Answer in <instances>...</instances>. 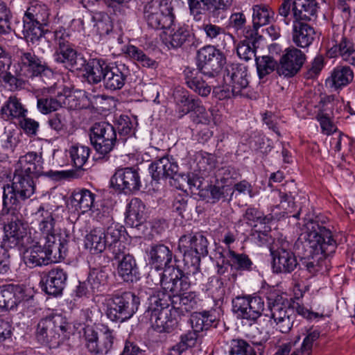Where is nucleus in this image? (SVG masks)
<instances>
[{
    "mask_svg": "<svg viewBox=\"0 0 355 355\" xmlns=\"http://www.w3.org/2000/svg\"><path fill=\"white\" fill-rule=\"evenodd\" d=\"M295 246L301 254L298 263L301 270H305L314 276L322 269L325 259L332 254L336 248L331 231L310 220L304 225V231L300 234Z\"/></svg>",
    "mask_w": 355,
    "mask_h": 355,
    "instance_id": "f257e3e1",
    "label": "nucleus"
},
{
    "mask_svg": "<svg viewBox=\"0 0 355 355\" xmlns=\"http://www.w3.org/2000/svg\"><path fill=\"white\" fill-rule=\"evenodd\" d=\"M130 70L124 64L108 63L103 59L89 60L87 67V80L90 84L103 81L104 87L110 91L121 89L130 76Z\"/></svg>",
    "mask_w": 355,
    "mask_h": 355,
    "instance_id": "f03ea898",
    "label": "nucleus"
},
{
    "mask_svg": "<svg viewBox=\"0 0 355 355\" xmlns=\"http://www.w3.org/2000/svg\"><path fill=\"white\" fill-rule=\"evenodd\" d=\"M0 219L3 222V243L9 248L27 246L31 240L27 234L28 224L24 221L20 213L21 208L5 206L2 203Z\"/></svg>",
    "mask_w": 355,
    "mask_h": 355,
    "instance_id": "7ed1b4c3",
    "label": "nucleus"
},
{
    "mask_svg": "<svg viewBox=\"0 0 355 355\" xmlns=\"http://www.w3.org/2000/svg\"><path fill=\"white\" fill-rule=\"evenodd\" d=\"M268 307L270 312V318L275 323L276 329L283 334H287L291 330L296 322L297 313L308 319L323 316L302 307H299L296 311L294 307L285 303L282 297L279 295L268 297Z\"/></svg>",
    "mask_w": 355,
    "mask_h": 355,
    "instance_id": "20e7f679",
    "label": "nucleus"
},
{
    "mask_svg": "<svg viewBox=\"0 0 355 355\" xmlns=\"http://www.w3.org/2000/svg\"><path fill=\"white\" fill-rule=\"evenodd\" d=\"M69 324L60 314L52 313L42 318L37 325L36 338L41 344L56 348L67 338Z\"/></svg>",
    "mask_w": 355,
    "mask_h": 355,
    "instance_id": "39448f33",
    "label": "nucleus"
},
{
    "mask_svg": "<svg viewBox=\"0 0 355 355\" xmlns=\"http://www.w3.org/2000/svg\"><path fill=\"white\" fill-rule=\"evenodd\" d=\"M38 177L15 171L11 184L3 187V204L5 206L21 208L24 202L35 191V180Z\"/></svg>",
    "mask_w": 355,
    "mask_h": 355,
    "instance_id": "423d86ee",
    "label": "nucleus"
},
{
    "mask_svg": "<svg viewBox=\"0 0 355 355\" xmlns=\"http://www.w3.org/2000/svg\"><path fill=\"white\" fill-rule=\"evenodd\" d=\"M208 241L201 233L182 236L179 239L178 250L183 254V261L188 268L192 269L193 275L201 276L198 271L200 257L208 254Z\"/></svg>",
    "mask_w": 355,
    "mask_h": 355,
    "instance_id": "0eeeda50",
    "label": "nucleus"
},
{
    "mask_svg": "<svg viewBox=\"0 0 355 355\" xmlns=\"http://www.w3.org/2000/svg\"><path fill=\"white\" fill-rule=\"evenodd\" d=\"M139 304V297L135 293L117 292L109 300L106 315L112 321L123 322L135 313Z\"/></svg>",
    "mask_w": 355,
    "mask_h": 355,
    "instance_id": "6e6552de",
    "label": "nucleus"
},
{
    "mask_svg": "<svg viewBox=\"0 0 355 355\" xmlns=\"http://www.w3.org/2000/svg\"><path fill=\"white\" fill-rule=\"evenodd\" d=\"M225 64V55L214 46H205L197 52L198 69L207 79H216Z\"/></svg>",
    "mask_w": 355,
    "mask_h": 355,
    "instance_id": "1a4fd4ad",
    "label": "nucleus"
},
{
    "mask_svg": "<svg viewBox=\"0 0 355 355\" xmlns=\"http://www.w3.org/2000/svg\"><path fill=\"white\" fill-rule=\"evenodd\" d=\"M144 17L148 27L155 30L170 29L175 19L170 4L154 1L144 6Z\"/></svg>",
    "mask_w": 355,
    "mask_h": 355,
    "instance_id": "9d476101",
    "label": "nucleus"
},
{
    "mask_svg": "<svg viewBox=\"0 0 355 355\" xmlns=\"http://www.w3.org/2000/svg\"><path fill=\"white\" fill-rule=\"evenodd\" d=\"M90 140L101 155L110 153L119 140L114 126L105 121L95 123L91 128Z\"/></svg>",
    "mask_w": 355,
    "mask_h": 355,
    "instance_id": "9b49d317",
    "label": "nucleus"
},
{
    "mask_svg": "<svg viewBox=\"0 0 355 355\" xmlns=\"http://www.w3.org/2000/svg\"><path fill=\"white\" fill-rule=\"evenodd\" d=\"M184 274L180 268L168 267L163 272L158 273V282L162 286V291L168 293L171 296L179 295L187 291L190 287L189 275L192 272V269Z\"/></svg>",
    "mask_w": 355,
    "mask_h": 355,
    "instance_id": "f8f14e48",
    "label": "nucleus"
},
{
    "mask_svg": "<svg viewBox=\"0 0 355 355\" xmlns=\"http://www.w3.org/2000/svg\"><path fill=\"white\" fill-rule=\"evenodd\" d=\"M233 0H187L189 12L194 20L200 21L202 15L218 18L228 10Z\"/></svg>",
    "mask_w": 355,
    "mask_h": 355,
    "instance_id": "ddd939ff",
    "label": "nucleus"
},
{
    "mask_svg": "<svg viewBox=\"0 0 355 355\" xmlns=\"http://www.w3.org/2000/svg\"><path fill=\"white\" fill-rule=\"evenodd\" d=\"M90 149L89 147L83 145H76L71 147L69 150L70 157L76 171H53L52 170L46 172L47 177L54 180H61L69 178H78L83 174V165L87 161L89 156Z\"/></svg>",
    "mask_w": 355,
    "mask_h": 355,
    "instance_id": "4468645a",
    "label": "nucleus"
},
{
    "mask_svg": "<svg viewBox=\"0 0 355 355\" xmlns=\"http://www.w3.org/2000/svg\"><path fill=\"white\" fill-rule=\"evenodd\" d=\"M85 338L88 350L95 355H105L114 347V336L113 331L106 329L98 334L92 327L85 329Z\"/></svg>",
    "mask_w": 355,
    "mask_h": 355,
    "instance_id": "2eb2a0df",
    "label": "nucleus"
},
{
    "mask_svg": "<svg viewBox=\"0 0 355 355\" xmlns=\"http://www.w3.org/2000/svg\"><path fill=\"white\" fill-rule=\"evenodd\" d=\"M306 58L305 53L297 48L286 49L278 62L277 74L284 78L295 76L302 69Z\"/></svg>",
    "mask_w": 355,
    "mask_h": 355,
    "instance_id": "dca6fc26",
    "label": "nucleus"
},
{
    "mask_svg": "<svg viewBox=\"0 0 355 355\" xmlns=\"http://www.w3.org/2000/svg\"><path fill=\"white\" fill-rule=\"evenodd\" d=\"M264 302L258 296H238L232 300V310L239 317L255 322L263 311Z\"/></svg>",
    "mask_w": 355,
    "mask_h": 355,
    "instance_id": "f3484780",
    "label": "nucleus"
},
{
    "mask_svg": "<svg viewBox=\"0 0 355 355\" xmlns=\"http://www.w3.org/2000/svg\"><path fill=\"white\" fill-rule=\"evenodd\" d=\"M110 182L114 188L125 193L139 191L141 187L139 174L131 167L117 169Z\"/></svg>",
    "mask_w": 355,
    "mask_h": 355,
    "instance_id": "a211bd4d",
    "label": "nucleus"
},
{
    "mask_svg": "<svg viewBox=\"0 0 355 355\" xmlns=\"http://www.w3.org/2000/svg\"><path fill=\"white\" fill-rule=\"evenodd\" d=\"M53 58L57 64L70 71H81L83 69L87 71L88 62L73 46L55 49Z\"/></svg>",
    "mask_w": 355,
    "mask_h": 355,
    "instance_id": "6ab92c4d",
    "label": "nucleus"
},
{
    "mask_svg": "<svg viewBox=\"0 0 355 355\" xmlns=\"http://www.w3.org/2000/svg\"><path fill=\"white\" fill-rule=\"evenodd\" d=\"M247 71L245 67L232 64L226 69L224 81L232 88V93L237 96H247L246 90L248 80L246 78Z\"/></svg>",
    "mask_w": 355,
    "mask_h": 355,
    "instance_id": "aec40b11",
    "label": "nucleus"
},
{
    "mask_svg": "<svg viewBox=\"0 0 355 355\" xmlns=\"http://www.w3.org/2000/svg\"><path fill=\"white\" fill-rule=\"evenodd\" d=\"M28 298L23 286L8 284L0 287V308L3 309L13 310Z\"/></svg>",
    "mask_w": 355,
    "mask_h": 355,
    "instance_id": "412c9836",
    "label": "nucleus"
},
{
    "mask_svg": "<svg viewBox=\"0 0 355 355\" xmlns=\"http://www.w3.org/2000/svg\"><path fill=\"white\" fill-rule=\"evenodd\" d=\"M69 236L60 234L49 236V239L44 240L43 245L49 262H58L64 259L68 252Z\"/></svg>",
    "mask_w": 355,
    "mask_h": 355,
    "instance_id": "4be33fe9",
    "label": "nucleus"
},
{
    "mask_svg": "<svg viewBox=\"0 0 355 355\" xmlns=\"http://www.w3.org/2000/svg\"><path fill=\"white\" fill-rule=\"evenodd\" d=\"M272 257V268L275 273H290L295 270L298 263L294 253L284 248L277 250L270 248Z\"/></svg>",
    "mask_w": 355,
    "mask_h": 355,
    "instance_id": "5701e85b",
    "label": "nucleus"
},
{
    "mask_svg": "<svg viewBox=\"0 0 355 355\" xmlns=\"http://www.w3.org/2000/svg\"><path fill=\"white\" fill-rule=\"evenodd\" d=\"M43 163L42 153L28 152L19 157L15 171L32 175V176L40 177L42 175L47 176L46 173L43 172Z\"/></svg>",
    "mask_w": 355,
    "mask_h": 355,
    "instance_id": "b1692460",
    "label": "nucleus"
},
{
    "mask_svg": "<svg viewBox=\"0 0 355 355\" xmlns=\"http://www.w3.org/2000/svg\"><path fill=\"white\" fill-rule=\"evenodd\" d=\"M68 275L59 267L52 268L44 277L43 291L49 295L58 296L62 293L66 286Z\"/></svg>",
    "mask_w": 355,
    "mask_h": 355,
    "instance_id": "393cba45",
    "label": "nucleus"
},
{
    "mask_svg": "<svg viewBox=\"0 0 355 355\" xmlns=\"http://www.w3.org/2000/svg\"><path fill=\"white\" fill-rule=\"evenodd\" d=\"M101 223L105 229V238L107 240L108 250L113 254H120L119 251L121 250L122 244L119 239L124 230L123 227L114 222L113 218L109 215L103 216Z\"/></svg>",
    "mask_w": 355,
    "mask_h": 355,
    "instance_id": "a878e982",
    "label": "nucleus"
},
{
    "mask_svg": "<svg viewBox=\"0 0 355 355\" xmlns=\"http://www.w3.org/2000/svg\"><path fill=\"white\" fill-rule=\"evenodd\" d=\"M329 58L340 57L343 60L355 66V49L352 42L344 36H336L332 40V46L327 51Z\"/></svg>",
    "mask_w": 355,
    "mask_h": 355,
    "instance_id": "bb28decb",
    "label": "nucleus"
},
{
    "mask_svg": "<svg viewBox=\"0 0 355 355\" xmlns=\"http://www.w3.org/2000/svg\"><path fill=\"white\" fill-rule=\"evenodd\" d=\"M173 309L166 308L145 315L149 318L153 328L158 332H171L178 326V320L173 316Z\"/></svg>",
    "mask_w": 355,
    "mask_h": 355,
    "instance_id": "cd10ccee",
    "label": "nucleus"
},
{
    "mask_svg": "<svg viewBox=\"0 0 355 355\" xmlns=\"http://www.w3.org/2000/svg\"><path fill=\"white\" fill-rule=\"evenodd\" d=\"M319 8L315 0H293L292 13L293 21L310 22L317 18Z\"/></svg>",
    "mask_w": 355,
    "mask_h": 355,
    "instance_id": "c85d7f7f",
    "label": "nucleus"
},
{
    "mask_svg": "<svg viewBox=\"0 0 355 355\" xmlns=\"http://www.w3.org/2000/svg\"><path fill=\"white\" fill-rule=\"evenodd\" d=\"M120 254H114V259L119 261L117 271L119 275L126 282H133L139 277V271L134 257L126 254L121 250Z\"/></svg>",
    "mask_w": 355,
    "mask_h": 355,
    "instance_id": "c756f323",
    "label": "nucleus"
},
{
    "mask_svg": "<svg viewBox=\"0 0 355 355\" xmlns=\"http://www.w3.org/2000/svg\"><path fill=\"white\" fill-rule=\"evenodd\" d=\"M42 243V239L40 241H35L31 238L29 245L21 246L26 249L24 261L28 267L34 268L49 263L47 255Z\"/></svg>",
    "mask_w": 355,
    "mask_h": 355,
    "instance_id": "7c9ffc66",
    "label": "nucleus"
},
{
    "mask_svg": "<svg viewBox=\"0 0 355 355\" xmlns=\"http://www.w3.org/2000/svg\"><path fill=\"white\" fill-rule=\"evenodd\" d=\"M315 32L309 22L293 21L292 28V41L296 46L305 49L313 42Z\"/></svg>",
    "mask_w": 355,
    "mask_h": 355,
    "instance_id": "2f4dec72",
    "label": "nucleus"
},
{
    "mask_svg": "<svg viewBox=\"0 0 355 355\" xmlns=\"http://www.w3.org/2000/svg\"><path fill=\"white\" fill-rule=\"evenodd\" d=\"M144 293L147 295V309L145 315L159 311V309L169 308L171 305L172 296L168 293L159 289L148 288Z\"/></svg>",
    "mask_w": 355,
    "mask_h": 355,
    "instance_id": "473e14b6",
    "label": "nucleus"
},
{
    "mask_svg": "<svg viewBox=\"0 0 355 355\" xmlns=\"http://www.w3.org/2000/svg\"><path fill=\"white\" fill-rule=\"evenodd\" d=\"M149 170L152 178L155 180L169 178L171 179L176 172H178L179 166L174 159L171 157H162L154 161L150 166Z\"/></svg>",
    "mask_w": 355,
    "mask_h": 355,
    "instance_id": "72a5a7b5",
    "label": "nucleus"
},
{
    "mask_svg": "<svg viewBox=\"0 0 355 355\" xmlns=\"http://www.w3.org/2000/svg\"><path fill=\"white\" fill-rule=\"evenodd\" d=\"M199 299L195 292L180 293L172 296L171 306L174 312L184 315L198 306Z\"/></svg>",
    "mask_w": 355,
    "mask_h": 355,
    "instance_id": "f704fd0d",
    "label": "nucleus"
},
{
    "mask_svg": "<svg viewBox=\"0 0 355 355\" xmlns=\"http://www.w3.org/2000/svg\"><path fill=\"white\" fill-rule=\"evenodd\" d=\"M261 37L259 35L256 30L249 28L245 33V40L237 46V54L241 59L245 61L256 58L257 45Z\"/></svg>",
    "mask_w": 355,
    "mask_h": 355,
    "instance_id": "c9c22d12",
    "label": "nucleus"
},
{
    "mask_svg": "<svg viewBox=\"0 0 355 355\" xmlns=\"http://www.w3.org/2000/svg\"><path fill=\"white\" fill-rule=\"evenodd\" d=\"M184 76L187 85L202 97L209 95L213 84L217 82L216 79H210V81L206 83L196 70L189 69L184 71Z\"/></svg>",
    "mask_w": 355,
    "mask_h": 355,
    "instance_id": "e433bc0d",
    "label": "nucleus"
},
{
    "mask_svg": "<svg viewBox=\"0 0 355 355\" xmlns=\"http://www.w3.org/2000/svg\"><path fill=\"white\" fill-rule=\"evenodd\" d=\"M146 220V206L137 198L130 200L126 211L125 224L130 227L139 228Z\"/></svg>",
    "mask_w": 355,
    "mask_h": 355,
    "instance_id": "4c0bfd02",
    "label": "nucleus"
},
{
    "mask_svg": "<svg viewBox=\"0 0 355 355\" xmlns=\"http://www.w3.org/2000/svg\"><path fill=\"white\" fill-rule=\"evenodd\" d=\"M22 76L32 79L38 78L45 85H50L54 80L53 71L40 58L36 59V61L23 73Z\"/></svg>",
    "mask_w": 355,
    "mask_h": 355,
    "instance_id": "58836bf2",
    "label": "nucleus"
},
{
    "mask_svg": "<svg viewBox=\"0 0 355 355\" xmlns=\"http://www.w3.org/2000/svg\"><path fill=\"white\" fill-rule=\"evenodd\" d=\"M35 216L38 223L37 228L43 235V240L49 239V236L59 234L56 233L55 220L51 211L40 206L35 212Z\"/></svg>",
    "mask_w": 355,
    "mask_h": 355,
    "instance_id": "ea45409f",
    "label": "nucleus"
},
{
    "mask_svg": "<svg viewBox=\"0 0 355 355\" xmlns=\"http://www.w3.org/2000/svg\"><path fill=\"white\" fill-rule=\"evenodd\" d=\"M175 99L179 112L182 116L190 112H194L198 114H205V108L202 106L201 101L189 95L187 92L177 94Z\"/></svg>",
    "mask_w": 355,
    "mask_h": 355,
    "instance_id": "a19ab883",
    "label": "nucleus"
},
{
    "mask_svg": "<svg viewBox=\"0 0 355 355\" xmlns=\"http://www.w3.org/2000/svg\"><path fill=\"white\" fill-rule=\"evenodd\" d=\"M85 246L92 254H100L107 247L108 248L104 229L96 227L92 230L85 236Z\"/></svg>",
    "mask_w": 355,
    "mask_h": 355,
    "instance_id": "79ce46f5",
    "label": "nucleus"
},
{
    "mask_svg": "<svg viewBox=\"0 0 355 355\" xmlns=\"http://www.w3.org/2000/svg\"><path fill=\"white\" fill-rule=\"evenodd\" d=\"M96 195L86 189H75L71 196V203L76 210L84 214L94 207Z\"/></svg>",
    "mask_w": 355,
    "mask_h": 355,
    "instance_id": "37998d69",
    "label": "nucleus"
},
{
    "mask_svg": "<svg viewBox=\"0 0 355 355\" xmlns=\"http://www.w3.org/2000/svg\"><path fill=\"white\" fill-rule=\"evenodd\" d=\"M27 112L21 100L15 96H10L1 110L3 117L6 120L21 119L26 116Z\"/></svg>",
    "mask_w": 355,
    "mask_h": 355,
    "instance_id": "c03bdc74",
    "label": "nucleus"
},
{
    "mask_svg": "<svg viewBox=\"0 0 355 355\" xmlns=\"http://www.w3.org/2000/svg\"><path fill=\"white\" fill-rule=\"evenodd\" d=\"M354 72L349 67L343 66L336 67L331 72V76L327 79L326 83L330 87L340 89L352 82Z\"/></svg>",
    "mask_w": 355,
    "mask_h": 355,
    "instance_id": "a18cd8bd",
    "label": "nucleus"
},
{
    "mask_svg": "<svg viewBox=\"0 0 355 355\" xmlns=\"http://www.w3.org/2000/svg\"><path fill=\"white\" fill-rule=\"evenodd\" d=\"M89 26L96 34H108L112 29V23L110 16L103 11H92L90 12Z\"/></svg>",
    "mask_w": 355,
    "mask_h": 355,
    "instance_id": "49530a36",
    "label": "nucleus"
},
{
    "mask_svg": "<svg viewBox=\"0 0 355 355\" xmlns=\"http://www.w3.org/2000/svg\"><path fill=\"white\" fill-rule=\"evenodd\" d=\"M108 272L106 267L90 269L87 282L93 293L103 292L107 284Z\"/></svg>",
    "mask_w": 355,
    "mask_h": 355,
    "instance_id": "de8ad7c7",
    "label": "nucleus"
},
{
    "mask_svg": "<svg viewBox=\"0 0 355 355\" xmlns=\"http://www.w3.org/2000/svg\"><path fill=\"white\" fill-rule=\"evenodd\" d=\"M67 97L62 93L55 96H42L37 98V107L40 112L46 114L67 105Z\"/></svg>",
    "mask_w": 355,
    "mask_h": 355,
    "instance_id": "09e8293b",
    "label": "nucleus"
},
{
    "mask_svg": "<svg viewBox=\"0 0 355 355\" xmlns=\"http://www.w3.org/2000/svg\"><path fill=\"white\" fill-rule=\"evenodd\" d=\"M150 261L157 267H171L170 263L173 259V252L169 248L164 244H156L151 246L149 252Z\"/></svg>",
    "mask_w": 355,
    "mask_h": 355,
    "instance_id": "8fccbe9b",
    "label": "nucleus"
},
{
    "mask_svg": "<svg viewBox=\"0 0 355 355\" xmlns=\"http://www.w3.org/2000/svg\"><path fill=\"white\" fill-rule=\"evenodd\" d=\"M252 11L253 28L252 30L257 31L259 27L267 25L273 20L275 12L268 5H255L252 7Z\"/></svg>",
    "mask_w": 355,
    "mask_h": 355,
    "instance_id": "3c124183",
    "label": "nucleus"
},
{
    "mask_svg": "<svg viewBox=\"0 0 355 355\" xmlns=\"http://www.w3.org/2000/svg\"><path fill=\"white\" fill-rule=\"evenodd\" d=\"M49 15V12L44 6L35 4L28 7L23 20L44 26L47 24Z\"/></svg>",
    "mask_w": 355,
    "mask_h": 355,
    "instance_id": "603ef678",
    "label": "nucleus"
},
{
    "mask_svg": "<svg viewBox=\"0 0 355 355\" xmlns=\"http://www.w3.org/2000/svg\"><path fill=\"white\" fill-rule=\"evenodd\" d=\"M194 35L188 27L180 26L169 35L167 42L173 48H179L189 45Z\"/></svg>",
    "mask_w": 355,
    "mask_h": 355,
    "instance_id": "864d4df0",
    "label": "nucleus"
},
{
    "mask_svg": "<svg viewBox=\"0 0 355 355\" xmlns=\"http://www.w3.org/2000/svg\"><path fill=\"white\" fill-rule=\"evenodd\" d=\"M215 319L209 311L193 312L191 315L190 323L194 331L200 332L208 329L214 322Z\"/></svg>",
    "mask_w": 355,
    "mask_h": 355,
    "instance_id": "5fc2aeb1",
    "label": "nucleus"
},
{
    "mask_svg": "<svg viewBox=\"0 0 355 355\" xmlns=\"http://www.w3.org/2000/svg\"><path fill=\"white\" fill-rule=\"evenodd\" d=\"M255 61L260 79L263 78L275 70L277 73L278 62L272 57L269 55L256 57Z\"/></svg>",
    "mask_w": 355,
    "mask_h": 355,
    "instance_id": "6e6d98bb",
    "label": "nucleus"
},
{
    "mask_svg": "<svg viewBox=\"0 0 355 355\" xmlns=\"http://www.w3.org/2000/svg\"><path fill=\"white\" fill-rule=\"evenodd\" d=\"M227 259L231 267L237 270H251L252 262L246 254H237L234 251H230Z\"/></svg>",
    "mask_w": 355,
    "mask_h": 355,
    "instance_id": "4d7b16f0",
    "label": "nucleus"
},
{
    "mask_svg": "<svg viewBox=\"0 0 355 355\" xmlns=\"http://www.w3.org/2000/svg\"><path fill=\"white\" fill-rule=\"evenodd\" d=\"M24 37L28 43L35 44L40 41L44 35L43 26L23 20Z\"/></svg>",
    "mask_w": 355,
    "mask_h": 355,
    "instance_id": "13d9d810",
    "label": "nucleus"
},
{
    "mask_svg": "<svg viewBox=\"0 0 355 355\" xmlns=\"http://www.w3.org/2000/svg\"><path fill=\"white\" fill-rule=\"evenodd\" d=\"M230 355H257L252 347L243 339H232L230 342Z\"/></svg>",
    "mask_w": 355,
    "mask_h": 355,
    "instance_id": "bf43d9fd",
    "label": "nucleus"
},
{
    "mask_svg": "<svg viewBox=\"0 0 355 355\" xmlns=\"http://www.w3.org/2000/svg\"><path fill=\"white\" fill-rule=\"evenodd\" d=\"M189 200L190 198L187 196H177L173 202V211L182 218L188 216L192 208L191 203H189Z\"/></svg>",
    "mask_w": 355,
    "mask_h": 355,
    "instance_id": "052dcab7",
    "label": "nucleus"
},
{
    "mask_svg": "<svg viewBox=\"0 0 355 355\" xmlns=\"http://www.w3.org/2000/svg\"><path fill=\"white\" fill-rule=\"evenodd\" d=\"M201 30L204 32L206 38L211 42L220 40L227 35L224 28L210 21L203 23Z\"/></svg>",
    "mask_w": 355,
    "mask_h": 355,
    "instance_id": "680f3d73",
    "label": "nucleus"
},
{
    "mask_svg": "<svg viewBox=\"0 0 355 355\" xmlns=\"http://www.w3.org/2000/svg\"><path fill=\"white\" fill-rule=\"evenodd\" d=\"M128 55L139 62L143 67L154 68L156 67V62L146 55L142 50L135 46H130L127 49Z\"/></svg>",
    "mask_w": 355,
    "mask_h": 355,
    "instance_id": "e2e57ef3",
    "label": "nucleus"
},
{
    "mask_svg": "<svg viewBox=\"0 0 355 355\" xmlns=\"http://www.w3.org/2000/svg\"><path fill=\"white\" fill-rule=\"evenodd\" d=\"M246 18L243 12L232 13L229 19L228 27L233 29L238 35L245 33L248 29L245 28Z\"/></svg>",
    "mask_w": 355,
    "mask_h": 355,
    "instance_id": "0e129e2a",
    "label": "nucleus"
},
{
    "mask_svg": "<svg viewBox=\"0 0 355 355\" xmlns=\"http://www.w3.org/2000/svg\"><path fill=\"white\" fill-rule=\"evenodd\" d=\"M67 115L68 112L65 110L54 114L48 121L49 125L58 132L66 130L67 128Z\"/></svg>",
    "mask_w": 355,
    "mask_h": 355,
    "instance_id": "69168bd1",
    "label": "nucleus"
},
{
    "mask_svg": "<svg viewBox=\"0 0 355 355\" xmlns=\"http://www.w3.org/2000/svg\"><path fill=\"white\" fill-rule=\"evenodd\" d=\"M11 13L6 4L0 0V34L6 35L11 32Z\"/></svg>",
    "mask_w": 355,
    "mask_h": 355,
    "instance_id": "338daca9",
    "label": "nucleus"
},
{
    "mask_svg": "<svg viewBox=\"0 0 355 355\" xmlns=\"http://www.w3.org/2000/svg\"><path fill=\"white\" fill-rule=\"evenodd\" d=\"M55 49H63L73 46L70 42V35L65 28L60 27L53 33Z\"/></svg>",
    "mask_w": 355,
    "mask_h": 355,
    "instance_id": "774afa93",
    "label": "nucleus"
}]
</instances>
